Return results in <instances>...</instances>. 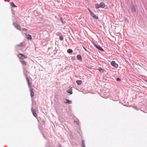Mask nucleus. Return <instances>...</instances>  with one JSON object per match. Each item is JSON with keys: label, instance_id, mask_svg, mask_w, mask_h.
Returning <instances> with one entry per match:
<instances>
[{"label": "nucleus", "instance_id": "f257e3e1", "mask_svg": "<svg viewBox=\"0 0 147 147\" xmlns=\"http://www.w3.org/2000/svg\"><path fill=\"white\" fill-rule=\"evenodd\" d=\"M96 8L98 9L101 7V8H104L105 7V3L103 2L101 3L100 5H99L98 4H96L95 5Z\"/></svg>", "mask_w": 147, "mask_h": 147}, {"label": "nucleus", "instance_id": "f03ea898", "mask_svg": "<svg viewBox=\"0 0 147 147\" xmlns=\"http://www.w3.org/2000/svg\"><path fill=\"white\" fill-rule=\"evenodd\" d=\"M13 25L16 29L20 30H21L20 26L17 23H15L14 22H13Z\"/></svg>", "mask_w": 147, "mask_h": 147}, {"label": "nucleus", "instance_id": "7ed1b4c3", "mask_svg": "<svg viewBox=\"0 0 147 147\" xmlns=\"http://www.w3.org/2000/svg\"><path fill=\"white\" fill-rule=\"evenodd\" d=\"M90 13V15L94 19H98V16H97L96 15L94 14L90 10H88Z\"/></svg>", "mask_w": 147, "mask_h": 147}, {"label": "nucleus", "instance_id": "20e7f679", "mask_svg": "<svg viewBox=\"0 0 147 147\" xmlns=\"http://www.w3.org/2000/svg\"><path fill=\"white\" fill-rule=\"evenodd\" d=\"M18 57L20 59H24L26 58L27 57L26 56H25V55L22 54V53H20L18 54Z\"/></svg>", "mask_w": 147, "mask_h": 147}, {"label": "nucleus", "instance_id": "39448f33", "mask_svg": "<svg viewBox=\"0 0 147 147\" xmlns=\"http://www.w3.org/2000/svg\"><path fill=\"white\" fill-rule=\"evenodd\" d=\"M31 111L33 115L34 116V117H37V114L36 113V111L33 108V107H32L31 108Z\"/></svg>", "mask_w": 147, "mask_h": 147}, {"label": "nucleus", "instance_id": "423d86ee", "mask_svg": "<svg viewBox=\"0 0 147 147\" xmlns=\"http://www.w3.org/2000/svg\"><path fill=\"white\" fill-rule=\"evenodd\" d=\"M111 65L115 68H117L118 67V65L116 63L115 61H113L111 62Z\"/></svg>", "mask_w": 147, "mask_h": 147}, {"label": "nucleus", "instance_id": "0eeeda50", "mask_svg": "<svg viewBox=\"0 0 147 147\" xmlns=\"http://www.w3.org/2000/svg\"><path fill=\"white\" fill-rule=\"evenodd\" d=\"M34 90V89L33 88H31L30 89V94L31 96L32 97L34 96V92L33 91V90Z\"/></svg>", "mask_w": 147, "mask_h": 147}, {"label": "nucleus", "instance_id": "6e6552de", "mask_svg": "<svg viewBox=\"0 0 147 147\" xmlns=\"http://www.w3.org/2000/svg\"><path fill=\"white\" fill-rule=\"evenodd\" d=\"M64 102L68 104H71L72 103V101L71 100H70L67 99H65L64 101Z\"/></svg>", "mask_w": 147, "mask_h": 147}, {"label": "nucleus", "instance_id": "1a4fd4ad", "mask_svg": "<svg viewBox=\"0 0 147 147\" xmlns=\"http://www.w3.org/2000/svg\"><path fill=\"white\" fill-rule=\"evenodd\" d=\"M67 92L69 93L70 94H71L73 93L72 92V88H71L69 90H68Z\"/></svg>", "mask_w": 147, "mask_h": 147}, {"label": "nucleus", "instance_id": "9d476101", "mask_svg": "<svg viewBox=\"0 0 147 147\" xmlns=\"http://www.w3.org/2000/svg\"><path fill=\"white\" fill-rule=\"evenodd\" d=\"M25 35L27 36V38L28 39L30 40H32V37L31 35L30 34H27L26 33H25Z\"/></svg>", "mask_w": 147, "mask_h": 147}, {"label": "nucleus", "instance_id": "9b49d317", "mask_svg": "<svg viewBox=\"0 0 147 147\" xmlns=\"http://www.w3.org/2000/svg\"><path fill=\"white\" fill-rule=\"evenodd\" d=\"M96 48L102 51H104L103 49L99 45H98Z\"/></svg>", "mask_w": 147, "mask_h": 147}, {"label": "nucleus", "instance_id": "f8f14e48", "mask_svg": "<svg viewBox=\"0 0 147 147\" xmlns=\"http://www.w3.org/2000/svg\"><path fill=\"white\" fill-rule=\"evenodd\" d=\"M77 58L78 60L81 61L82 60V56L81 55H78L77 56Z\"/></svg>", "mask_w": 147, "mask_h": 147}, {"label": "nucleus", "instance_id": "ddd939ff", "mask_svg": "<svg viewBox=\"0 0 147 147\" xmlns=\"http://www.w3.org/2000/svg\"><path fill=\"white\" fill-rule=\"evenodd\" d=\"M20 61L22 65H26V62L24 60H20Z\"/></svg>", "mask_w": 147, "mask_h": 147}, {"label": "nucleus", "instance_id": "4468645a", "mask_svg": "<svg viewBox=\"0 0 147 147\" xmlns=\"http://www.w3.org/2000/svg\"><path fill=\"white\" fill-rule=\"evenodd\" d=\"M60 20L63 24H65V22L64 20V19L63 17H60Z\"/></svg>", "mask_w": 147, "mask_h": 147}, {"label": "nucleus", "instance_id": "2eb2a0df", "mask_svg": "<svg viewBox=\"0 0 147 147\" xmlns=\"http://www.w3.org/2000/svg\"><path fill=\"white\" fill-rule=\"evenodd\" d=\"M24 74V76L26 77L27 76V71L26 70H24L23 71Z\"/></svg>", "mask_w": 147, "mask_h": 147}, {"label": "nucleus", "instance_id": "dca6fc26", "mask_svg": "<svg viewBox=\"0 0 147 147\" xmlns=\"http://www.w3.org/2000/svg\"><path fill=\"white\" fill-rule=\"evenodd\" d=\"M73 52V50L71 49H69L67 50V52L69 53H72Z\"/></svg>", "mask_w": 147, "mask_h": 147}, {"label": "nucleus", "instance_id": "f3484780", "mask_svg": "<svg viewBox=\"0 0 147 147\" xmlns=\"http://www.w3.org/2000/svg\"><path fill=\"white\" fill-rule=\"evenodd\" d=\"M76 82L78 85H79L81 84L82 83V81L80 80H78L76 81Z\"/></svg>", "mask_w": 147, "mask_h": 147}, {"label": "nucleus", "instance_id": "a211bd4d", "mask_svg": "<svg viewBox=\"0 0 147 147\" xmlns=\"http://www.w3.org/2000/svg\"><path fill=\"white\" fill-rule=\"evenodd\" d=\"M24 45L22 43H20L19 44L17 45V46L19 47H23L24 46Z\"/></svg>", "mask_w": 147, "mask_h": 147}, {"label": "nucleus", "instance_id": "6ab92c4d", "mask_svg": "<svg viewBox=\"0 0 147 147\" xmlns=\"http://www.w3.org/2000/svg\"><path fill=\"white\" fill-rule=\"evenodd\" d=\"M98 71L100 72L101 73H103L104 72V69L102 68H99L98 69Z\"/></svg>", "mask_w": 147, "mask_h": 147}, {"label": "nucleus", "instance_id": "aec40b11", "mask_svg": "<svg viewBox=\"0 0 147 147\" xmlns=\"http://www.w3.org/2000/svg\"><path fill=\"white\" fill-rule=\"evenodd\" d=\"M82 147H85V141L83 140L82 141Z\"/></svg>", "mask_w": 147, "mask_h": 147}, {"label": "nucleus", "instance_id": "412c9836", "mask_svg": "<svg viewBox=\"0 0 147 147\" xmlns=\"http://www.w3.org/2000/svg\"><path fill=\"white\" fill-rule=\"evenodd\" d=\"M34 15L37 16H38V13H37V11L35 10L34 11Z\"/></svg>", "mask_w": 147, "mask_h": 147}, {"label": "nucleus", "instance_id": "4be33fe9", "mask_svg": "<svg viewBox=\"0 0 147 147\" xmlns=\"http://www.w3.org/2000/svg\"><path fill=\"white\" fill-rule=\"evenodd\" d=\"M10 4L11 6L13 7H16V6L14 5L13 3L11 2L10 3Z\"/></svg>", "mask_w": 147, "mask_h": 147}, {"label": "nucleus", "instance_id": "5701e85b", "mask_svg": "<svg viewBox=\"0 0 147 147\" xmlns=\"http://www.w3.org/2000/svg\"><path fill=\"white\" fill-rule=\"evenodd\" d=\"M27 83H28V87L29 88L30 87V82L29 80L27 81Z\"/></svg>", "mask_w": 147, "mask_h": 147}, {"label": "nucleus", "instance_id": "b1692460", "mask_svg": "<svg viewBox=\"0 0 147 147\" xmlns=\"http://www.w3.org/2000/svg\"><path fill=\"white\" fill-rule=\"evenodd\" d=\"M59 39L61 40H62L63 38L62 36H60L59 37Z\"/></svg>", "mask_w": 147, "mask_h": 147}, {"label": "nucleus", "instance_id": "393cba45", "mask_svg": "<svg viewBox=\"0 0 147 147\" xmlns=\"http://www.w3.org/2000/svg\"><path fill=\"white\" fill-rule=\"evenodd\" d=\"M116 80L117 81H119V82H120L121 81V79H120V78H116Z\"/></svg>", "mask_w": 147, "mask_h": 147}, {"label": "nucleus", "instance_id": "a878e982", "mask_svg": "<svg viewBox=\"0 0 147 147\" xmlns=\"http://www.w3.org/2000/svg\"><path fill=\"white\" fill-rule=\"evenodd\" d=\"M74 122L76 125H78V121H74Z\"/></svg>", "mask_w": 147, "mask_h": 147}, {"label": "nucleus", "instance_id": "bb28decb", "mask_svg": "<svg viewBox=\"0 0 147 147\" xmlns=\"http://www.w3.org/2000/svg\"><path fill=\"white\" fill-rule=\"evenodd\" d=\"M54 54H55L56 53H57V50H55L53 51Z\"/></svg>", "mask_w": 147, "mask_h": 147}, {"label": "nucleus", "instance_id": "cd10ccee", "mask_svg": "<svg viewBox=\"0 0 147 147\" xmlns=\"http://www.w3.org/2000/svg\"><path fill=\"white\" fill-rule=\"evenodd\" d=\"M22 30H23L25 32H26L27 31V29L25 28H23Z\"/></svg>", "mask_w": 147, "mask_h": 147}, {"label": "nucleus", "instance_id": "c85d7f7f", "mask_svg": "<svg viewBox=\"0 0 147 147\" xmlns=\"http://www.w3.org/2000/svg\"><path fill=\"white\" fill-rule=\"evenodd\" d=\"M83 48L85 51H88L87 49L84 46L83 47Z\"/></svg>", "mask_w": 147, "mask_h": 147}, {"label": "nucleus", "instance_id": "c756f323", "mask_svg": "<svg viewBox=\"0 0 147 147\" xmlns=\"http://www.w3.org/2000/svg\"><path fill=\"white\" fill-rule=\"evenodd\" d=\"M93 45L96 47L98 45H96L95 43H94L93 44Z\"/></svg>", "mask_w": 147, "mask_h": 147}, {"label": "nucleus", "instance_id": "7c9ffc66", "mask_svg": "<svg viewBox=\"0 0 147 147\" xmlns=\"http://www.w3.org/2000/svg\"><path fill=\"white\" fill-rule=\"evenodd\" d=\"M26 79L27 81L30 80V79H29V78L27 77H26Z\"/></svg>", "mask_w": 147, "mask_h": 147}, {"label": "nucleus", "instance_id": "2f4dec72", "mask_svg": "<svg viewBox=\"0 0 147 147\" xmlns=\"http://www.w3.org/2000/svg\"><path fill=\"white\" fill-rule=\"evenodd\" d=\"M58 147H62L61 146L60 144H59Z\"/></svg>", "mask_w": 147, "mask_h": 147}, {"label": "nucleus", "instance_id": "473e14b6", "mask_svg": "<svg viewBox=\"0 0 147 147\" xmlns=\"http://www.w3.org/2000/svg\"><path fill=\"white\" fill-rule=\"evenodd\" d=\"M133 11L134 12H136V10H133Z\"/></svg>", "mask_w": 147, "mask_h": 147}, {"label": "nucleus", "instance_id": "72a5a7b5", "mask_svg": "<svg viewBox=\"0 0 147 147\" xmlns=\"http://www.w3.org/2000/svg\"><path fill=\"white\" fill-rule=\"evenodd\" d=\"M40 16L41 17L40 19H41V18H42V16L41 15H40Z\"/></svg>", "mask_w": 147, "mask_h": 147}, {"label": "nucleus", "instance_id": "f704fd0d", "mask_svg": "<svg viewBox=\"0 0 147 147\" xmlns=\"http://www.w3.org/2000/svg\"><path fill=\"white\" fill-rule=\"evenodd\" d=\"M144 81L146 82V83H147V80H144Z\"/></svg>", "mask_w": 147, "mask_h": 147}, {"label": "nucleus", "instance_id": "c9c22d12", "mask_svg": "<svg viewBox=\"0 0 147 147\" xmlns=\"http://www.w3.org/2000/svg\"><path fill=\"white\" fill-rule=\"evenodd\" d=\"M12 10V12L13 13V11H14V10Z\"/></svg>", "mask_w": 147, "mask_h": 147}, {"label": "nucleus", "instance_id": "e433bc0d", "mask_svg": "<svg viewBox=\"0 0 147 147\" xmlns=\"http://www.w3.org/2000/svg\"><path fill=\"white\" fill-rule=\"evenodd\" d=\"M37 19H38V20H40V19H38V18H37Z\"/></svg>", "mask_w": 147, "mask_h": 147}, {"label": "nucleus", "instance_id": "4c0bfd02", "mask_svg": "<svg viewBox=\"0 0 147 147\" xmlns=\"http://www.w3.org/2000/svg\"><path fill=\"white\" fill-rule=\"evenodd\" d=\"M94 11H95V9H94Z\"/></svg>", "mask_w": 147, "mask_h": 147}]
</instances>
